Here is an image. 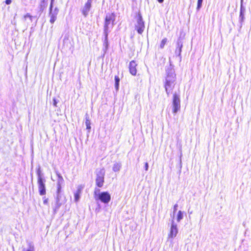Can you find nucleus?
I'll return each instance as SVG.
<instances>
[{"mask_svg":"<svg viewBox=\"0 0 251 251\" xmlns=\"http://www.w3.org/2000/svg\"><path fill=\"white\" fill-rule=\"evenodd\" d=\"M176 75L173 72L169 73L166 78L165 88L168 96L172 93V90L175 85Z\"/></svg>","mask_w":251,"mask_h":251,"instance_id":"f257e3e1","label":"nucleus"},{"mask_svg":"<svg viewBox=\"0 0 251 251\" xmlns=\"http://www.w3.org/2000/svg\"><path fill=\"white\" fill-rule=\"evenodd\" d=\"M94 198L96 201L100 200L104 204L108 203L111 200V195L108 192H101L98 188L95 189Z\"/></svg>","mask_w":251,"mask_h":251,"instance_id":"f03ea898","label":"nucleus"},{"mask_svg":"<svg viewBox=\"0 0 251 251\" xmlns=\"http://www.w3.org/2000/svg\"><path fill=\"white\" fill-rule=\"evenodd\" d=\"M38 175V185L39 192L40 195H45L46 193L45 188L46 180L43 177V176L40 171L37 172Z\"/></svg>","mask_w":251,"mask_h":251,"instance_id":"7ed1b4c3","label":"nucleus"},{"mask_svg":"<svg viewBox=\"0 0 251 251\" xmlns=\"http://www.w3.org/2000/svg\"><path fill=\"white\" fill-rule=\"evenodd\" d=\"M105 171L104 169H101L97 172L96 184L100 188L102 187L104 182Z\"/></svg>","mask_w":251,"mask_h":251,"instance_id":"20e7f679","label":"nucleus"},{"mask_svg":"<svg viewBox=\"0 0 251 251\" xmlns=\"http://www.w3.org/2000/svg\"><path fill=\"white\" fill-rule=\"evenodd\" d=\"M180 109V96L175 93L173 95V112L176 113Z\"/></svg>","mask_w":251,"mask_h":251,"instance_id":"39448f33","label":"nucleus"},{"mask_svg":"<svg viewBox=\"0 0 251 251\" xmlns=\"http://www.w3.org/2000/svg\"><path fill=\"white\" fill-rule=\"evenodd\" d=\"M136 29L139 34H142L145 28L144 23L140 14L138 15L136 24Z\"/></svg>","mask_w":251,"mask_h":251,"instance_id":"423d86ee","label":"nucleus"},{"mask_svg":"<svg viewBox=\"0 0 251 251\" xmlns=\"http://www.w3.org/2000/svg\"><path fill=\"white\" fill-rule=\"evenodd\" d=\"M115 21V15L114 14H107L105 17V22L104 25V32H108L109 25L111 22L112 23Z\"/></svg>","mask_w":251,"mask_h":251,"instance_id":"0eeeda50","label":"nucleus"},{"mask_svg":"<svg viewBox=\"0 0 251 251\" xmlns=\"http://www.w3.org/2000/svg\"><path fill=\"white\" fill-rule=\"evenodd\" d=\"M177 233L178 228L177 224H176L174 221L173 220L171 223L170 233L168 234V237L169 238H174L176 237Z\"/></svg>","mask_w":251,"mask_h":251,"instance_id":"6e6552de","label":"nucleus"},{"mask_svg":"<svg viewBox=\"0 0 251 251\" xmlns=\"http://www.w3.org/2000/svg\"><path fill=\"white\" fill-rule=\"evenodd\" d=\"M93 0H87V2L82 8L81 12L84 17L87 16L91 7Z\"/></svg>","mask_w":251,"mask_h":251,"instance_id":"1a4fd4ad","label":"nucleus"},{"mask_svg":"<svg viewBox=\"0 0 251 251\" xmlns=\"http://www.w3.org/2000/svg\"><path fill=\"white\" fill-rule=\"evenodd\" d=\"M52 3H50V22L51 24H53L56 19V16L58 12V10L57 8H55L53 11H52Z\"/></svg>","mask_w":251,"mask_h":251,"instance_id":"9d476101","label":"nucleus"},{"mask_svg":"<svg viewBox=\"0 0 251 251\" xmlns=\"http://www.w3.org/2000/svg\"><path fill=\"white\" fill-rule=\"evenodd\" d=\"M57 196L56 198V206L55 207V210H57L59 209L60 206L64 202V200H62V196L61 194V192H58L57 191Z\"/></svg>","mask_w":251,"mask_h":251,"instance_id":"9b49d317","label":"nucleus"},{"mask_svg":"<svg viewBox=\"0 0 251 251\" xmlns=\"http://www.w3.org/2000/svg\"><path fill=\"white\" fill-rule=\"evenodd\" d=\"M56 176L58 177L57 181V190L58 192L61 191L62 185L64 184V179L58 172H56Z\"/></svg>","mask_w":251,"mask_h":251,"instance_id":"f8f14e48","label":"nucleus"},{"mask_svg":"<svg viewBox=\"0 0 251 251\" xmlns=\"http://www.w3.org/2000/svg\"><path fill=\"white\" fill-rule=\"evenodd\" d=\"M137 64L136 63L132 60L129 63V69L130 73L133 75H135L137 73L136 66Z\"/></svg>","mask_w":251,"mask_h":251,"instance_id":"ddd939ff","label":"nucleus"},{"mask_svg":"<svg viewBox=\"0 0 251 251\" xmlns=\"http://www.w3.org/2000/svg\"><path fill=\"white\" fill-rule=\"evenodd\" d=\"M122 167V164L120 162H116L113 164L112 170L115 172H119Z\"/></svg>","mask_w":251,"mask_h":251,"instance_id":"4468645a","label":"nucleus"},{"mask_svg":"<svg viewBox=\"0 0 251 251\" xmlns=\"http://www.w3.org/2000/svg\"><path fill=\"white\" fill-rule=\"evenodd\" d=\"M23 251H35V248L32 242H29L27 243V248L24 249Z\"/></svg>","mask_w":251,"mask_h":251,"instance_id":"2eb2a0df","label":"nucleus"},{"mask_svg":"<svg viewBox=\"0 0 251 251\" xmlns=\"http://www.w3.org/2000/svg\"><path fill=\"white\" fill-rule=\"evenodd\" d=\"M85 125L86 126L87 129H88L89 130L91 129V122L90 120L89 116L88 114H86L85 116Z\"/></svg>","mask_w":251,"mask_h":251,"instance_id":"dca6fc26","label":"nucleus"},{"mask_svg":"<svg viewBox=\"0 0 251 251\" xmlns=\"http://www.w3.org/2000/svg\"><path fill=\"white\" fill-rule=\"evenodd\" d=\"M105 34V39L103 43V46L105 47V49L104 50V52H106V50L108 49V32H104Z\"/></svg>","mask_w":251,"mask_h":251,"instance_id":"f3484780","label":"nucleus"},{"mask_svg":"<svg viewBox=\"0 0 251 251\" xmlns=\"http://www.w3.org/2000/svg\"><path fill=\"white\" fill-rule=\"evenodd\" d=\"M177 47L176 50V53L178 55H180L181 52V48L182 47V43L180 41L177 42Z\"/></svg>","mask_w":251,"mask_h":251,"instance_id":"a211bd4d","label":"nucleus"},{"mask_svg":"<svg viewBox=\"0 0 251 251\" xmlns=\"http://www.w3.org/2000/svg\"><path fill=\"white\" fill-rule=\"evenodd\" d=\"M246 11V8L243 7L242 3L241 2V6H240V18L243 20L244 18V14Z\"/></svg>","mask_w":251,"mask_h":251,"instance_id":"6ab92c4d","label":"nucleus"},{"mask_svg":"<svg viewBox=\"0 0 251 251\" xmlns=\"http://www.w3.org/2000/svg\"><path fill=\"white\" fill-rule=\"evenodd\" d=\"M183 218V213L179 210L176 216V220L177 222H179Z\"/></svg>","mask_w":251,"mask_h":251,"instance_id":"aec40b11","label":"nucleus"},{"mask_svg":"<svg viewBox=\"0 0 251 251\" xmlns=\"http://www.w3.org/2000/svg\"><path fill=\"white\" fill-rule=\"evenodd\" d=\"M80 190L78 189L77 191L75 193V201L77 202L80 198Z\"/></svg>","mask_w":251,"mask_h":251,"instance_id":"412c9836","label":"nucleus"},{"mask_svg":"<svg viewBox=\"0 0 251 251\" xmlns=\"http://www.w3.org/2000/svg\"><path fill=\"white\" fill-rule=\"evenodd\" d=\"M115 88L116 90H119V82H120V78L118 76H115Z\"/></svg>","mask_w":251,"mask_h":251,"instance_id":"4be33fe9","label":"nucleus"},{"mask_svg":"<svg viewBox=\"0 0 251 251\" xmlns=\"http://www.w3.org/2000/svg\"><path fill=\"white\" fill-rule=\"evenodd\" d=\"M167 42V39L165 38L161 42L160 48L163 49Z\"/></svg>","mask_w":251,"mask_h":251,"instance_id":"5701e85b","label":"nucleus"},{"mask_svg":"<svg viewBox=\"0 0 251 251\" xmlns=\"http://www.w3.org/2000/svg\"><path fill=\"white\" fill-rule=\"evenodd\" d=\"M33 16H31L29 14L27 13L24 16V19L25 21L26 20L27 18H28L30 22L32 21Z\"/></svg>","mask_w":251,"mask_h":251,"instance_id":"b1692460","label":"nucleus"},{"mask_svg":"<svg viewBox=\"0 0 251 251\" xmlns=\"http://www.w3.org/2000/svg\"><path fill=\"white\" fill-rule=\"evenodd\" d=\"M203 0H198V5H197V9L199 10L202 5Z\"/></svg>","mask_w":251,"mask_h":251,"instance_id":"393cba45","label":"nucleus"},{"mask_svg":"<svg viewBox=\"0 0 251 251\" xmlns=\"http://www.w3.org/2000/svg\"><path fill=\"white\" fill-rule=\"evenodd\" d=\"M177 207H178V204H175V205L174 206V212H173V214H174L175 213L176 211L177 210Z\"/></svg>","mask_w":251,"mask_h":251,"instance_id":"a878e982","label":"nucleus"},{"mask_svg":"<svg viewBox=\"0 0 251 251\" xmlns=\"http://www.w3.org/2000/svg\"><path fill=\"white\" fill-rule=\"evenodd\" d=\"M149 169V164L147 162L145 163V169L146 171H148Z\"/></svg>","mask_w":251,"mask_h":251,"instance_id":"bb28decb","label":"nucleus"},{"mask_svg":"<svg viewBox=\"0 0 251 251\" xmlns=\"http://www.w3.org/2000/svg\"><path fill=\"white\" fill-rule=\"evenodd\" d=\"M11 0H6L5 3L7 5L10 4L11 3Z\"/></svg>","mask_w":251,"mask_h":251,"instance_id":"cd10ccee","label":"nucleus"},{"mask_svg":"<svg viewBox=\"0 0 251 251\" xmlns=\"http://www.w3.org/2000/svg\"><path fill=\"white\" fill-rule=\"evenodd\" d=\"M57 102L55 99L53 100V105L56 106Z\"/></svg>","mask_w":251,"mask_h":251,"instance_id":"c85d7f7f","label":"nucleus"},{"mask_svg":"<svg viewBox=\"0 0 251 251\" xmlns=\"http://www.w3.org/2000/svg\"><path fill=\"white\" fill-rule=\"evenodd\" d=\"M43 202H44V203H45V204L47 203L48 202V199H45Z\"/></svg>","mask_w":251,"mask_h":251,"instance_id":"c756f323","label":"nucleus"},{"mask_svg":"<svg viewBox=\"0 0 251 251\" xmlns=\"http://www.w3.org/2000/svg\"><path fill=\"white\" fill-rule=\"evenodd\" d=\"M157 1L161 3L164 1V0H157Z\"/></svg>","mask_w":251,"mask_h":251,"instance_id":"7c9ffc66","label":"nucleus"},{"mask_svg":"<svg viewBox=\"0 0 251 251\" xmlns=\"http://www.w3.org/2000/svg\"><path fill=\"white\" fill-rule=\"evenodd\" d=\"M52 1H53V0H51V3H52Z\"/></svg>","mask_w":251,"mask_h":251,"instance_id":"2f4dec72","label":"nucleus"}]
</instances>
